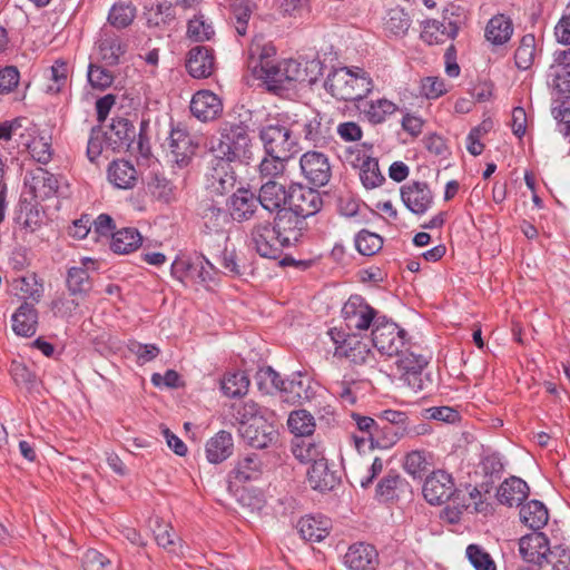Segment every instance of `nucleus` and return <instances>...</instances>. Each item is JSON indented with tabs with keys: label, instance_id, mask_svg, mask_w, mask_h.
I'll use <instances>...</instances> for the list:
<instances>
[{
	"label": "nucleus",
	"instance_id": "nucleus-1",
	"mask_svg": "<svg viewBox=\"0 0 570 570\" xmlns=\"http://www.w3.org/2000/svg\"><path fill=\"white\" fill-rule=\"evenodd\" d=\"M212 149L217 158L229 163L234 160L248 163L253 156L248 126L242 121L225 124L217 145Z\"/></svg>",
	"mask_w": 570,
	"mask_h": 570
},
{
	"label": "nucleus",
	"instance_id": "nucleus-2",
	"mask_svg": "<svg viewBox=\"0 0 570 570\" xmlns=\"http://www.w3.org/2000/svg\"><path fill=\"white\" fill-rule=\"evenodd\" d=\"M325 88L336 99L355 101L363 99L372 90L373 83L365 71L353 72L348 68H340L328 75Z\"/></svg>",
	"mask_w": 570,
	"mask_h": 570
},
{
	"label": "nucleus",
	"instance_id": "nucleus-3",
	"mask_svg": "<svg viewBox=\"0 0 570 570\" xmlns=\"http://www.w3.org/2000/svg\"><path fill=\"white\" fill-rule=\"evenodd\" d=\"M248 67L257 77L264 78L273 88L286 89L296 81L305 80L301 63L294 59L283 60L271 66L268 61L264 62L262 58L258 60L252 55Z\"/></svg>",
	"mask_w": 570,
	"mask_h": 570
},
{
	"label": "nucleus",
	"instance_id": "nucleus-4",
	"mask_svg": "<svg viewBox=\"0 0 570 570\" xmlns=\"http://www.w3.org/2000/svg\"><path fill=\"white\" fill-rule=\"evenodd\" d=\"M259 138L266 155H278V159H291L297 153L293 131L282 125H268L261 129Z\"/></svg>",
	"mask_w": 570,
	"mask_h": 570
},
{
	"label": "nucleus",
	"instance_id": "nucleus-5",
	"mask_svg": "<svg viewBox=\"0 0 570 570\" xmlns=\"http://www.w3.org/2000/svg\"><path fill=\"white\" fill-rule=\"evenodd\" d=\"M405 331L395 323L382 316L375 320V327L372 328V342L381 354L393 356L399 354L405 345Z\"/></svg>",
	"mask_w": 570,
	"mask_h": 570
},
{
	"label": "nucleus",
	"instance_id": "nucleus-6",
	"mask_svg": "<svg viewBox=\"0 0 570 570\" xmlns=\"http://www.w3.org/2000/svg\"><path fill=\"white\" fill-rule=\"evenodd\" d=\"M287 209L305 218L318 213L323 206L320 193L301 184L288 187Z\"/></svg>",
	"mask_w": 570,
	"mask_h": 570
},
{
	"label": "nucleus",
	"instance_id": "nucleus-7",
	"mask_svg": "<svg viewBox=\"0 0 570 570\" xmlns=\"http://www.w3.org/2000/svg\"><path fill=\"white\" fill-rule=\"evenodd\" d=\"M274 229L283 246L295 245L307 227L306 218L294 212L283 208L274 218Z\"/></svg>",
	"mask_w": 570,
	"mask_h": 570
},
{
	"label": "nucleus",
	"instance_id": "nucleus-8",
	"mask_svg": "<svg viewBox=\"0 0 570 570\" xmlns=\"http://www.w3.org/2000/svg\"><path fill=\"white\" fill-rule=\"evenodd\" d=\"M235 183L236 176L230 163L215 156L205 174L206 189L210 194L222 196L230 191L234 188Z\"/></svg>",
	"mask_w": 570,
	"mask_h": 570
},
{
	"label": "nucleus",
	"instance_id": "nucleus-9",
	"mask_svg": "<svg viewBox=\"0 0 570 570\" xmlns=\"http://www.w3.org/2000/svg\"><path fill=\"white\" fill-rule=\"evenodd\" d=\"M396 356V366L402 372L409 385L416 390H423V382L420 377L423 368L429 364V357L417 352V347L401 348Z\"/></svg>",
	"mask_w": 570,
	"mask_h": 570
},
{
	"label": "nucleus",
	"instance_id": "nucleus-10",
	"mask_svg": "<svg viewBox=\"0 0 570 570\" xmlns=\"http://www.w3.org/2000/svg\"><path fill=\"white\" fill-rule=\"evenodd\" d=\"M250 245L256 253L269 259H277L282 255L281 244L274 227L268 222L257 223L253 226L249 234Z\"/></svg>",
	"mask_w": 570,
	"mask_h": 570
},
{
	"label": "nucleus",
	"instance_id": "nucleus-11",
	"mask_svg": "<svg viewBox=\"0 0 570 570\" xmlns=\"http://www.w3.org/2000/svg\"><path fill=\"white\" fill-rule=\"evenodd\" d=\"M136 128L128 119L116 118L112 119L109 129L105 132V140L112 150H132L136 144L138 150L142 153L141 136L136 142Z\"/></svg>",
	"mask_w": 570,
	"mask_h": 570
},
{
	"label": "nucleus",
	"instance_id": "nucleus-12",
	"mask_svg": "<svg viewBox=\"0 0 570 570\" xmlns=\"http://www.w3.org/2000/svg\"><path fill=\"white\" fill-rule=\"evenodd\" d=\"M342 314L347 326L356 330L375 327L377 315L376 309L366 304L361 296H351L342 308Z\"/></svg>",
	"mask_w": 570,
	"mask_h": 570
},
{
	"label": "nucleus",
	"instance_id": "nucleus-13",
	"mask_svg": "<svg viewBox=\"0 0 570 570\" xmlns=\"http://www.w3.org/2000/svg\"><path fill=\"white\" fill-rule=\"evenodd\" d=\"M274 417H261L256 423H249L243 429H239L240 435L244 441L255 449H265L277 440V430L274 424Z\"/></svg>",
	"mask_w": 570,
	"mask_h": 570
},
{
	"label": "nucleus",
	"instance_id": "nucleus-14",
	"mask_svg": "<svg viewBox=\"0 0 570 570\" xmlns=\"http://www.w3.org/2000/svg\"><path fill=\"white\" fill-rule=\"evenodd\" d=\"M423 495L430 504H442L455 495L452 476L442 471H434L425 479Z\"/></svg>",
	"mask_w": 570,
	"mask_h": 570
},
{
	"label": "nucleus",
	"instance_id": "nucleus-15",
	"mask_svg": "<svg viewBox=\"0 0 570 570\" xmlns=\"http://www.w3.org/2000/svg\"><path fill=\"white\" fill-rule=\"evenodd\" d=\"M405 207L415 215H424L433 205V193L424 181H411L401 187Z\"/></svg>",
	"mask_w": 570,
	"mask_h": 570
},
{
	"label": "nucleus",
	"instance_id": "nucleus-16",
	"mask_svg": "<svg viewBox=\"0 0 570 570\" xmlns=\"http://www.w3.org/2000/svg\"><path fill=\"white\" fill-rule=\"evenodd\" d=\"M304 177L315 186H324L331 178V166L325 155L318 151H307L299 160Z\"/></svg>",
	"mask_w": 570,
	"mask_h": 570
},
{
	"label": "nucleus",
	"instance_id": "nucleus-17",
	"mask_svg": "<svg viewBox=\"0 0 570 570\" xmlns=\"http://www.w3.org/2000/svg\"><path fill=\"white\" fill-rule=\"evenodd\" d=\"M344 564L350 570H376L379 566V553L374 546L357 542L347 549L344 556Z\"/></svg>",
	"mask_w": 570,
	"mask_h": 570
},
{
	"label": "nucleus",
	"instance_id": "nucleus-18",
	"mask_svg": "<svg viewBox=\"0 0 570 570\" xmlns=\"http://www.w3.org/2000/svg\"><path fill=\"white\" fill-rule=\"evenodd\" d=\"M551 548L549 547V540L542 532H533L523 535L519 541V552L521 557L531 563H535L541 569L547 554H549Z\"/></svg>",
	"mask_w": 570,
	"mask_h": 570
},
{
	"label": "nucleus",
	"instance_id": "nucleus-19",
	"mask_svg": "<svg viewBox=\"0 0 570 570\" xmlns=\"http://www.w3.org/2000/svg\"><path fill=\"white\" fill-rule=\"evenodd\" d=\"M190 111L200 121L216 119L223 111L220 98L209 90L197 91L190 101Z\"/></svg>",
	"mask_w": 570,
	"mask_h": 570
},
{
	"label": "nucleus",
	"instance_id": "nucleus-20",
	"mask_svg": "<svg viewBox=\"0 0 570 570\" xmlns=\"http://www.w3.org/2000/svg\"><path fill=\"white\" fill-rule=\"evenodd\" d=\"M548 83L560 92H570V49L556 51L548 71Z\"/></svg>",
	"mask_w": 570,
	"mask_h": 570
},
{
	"label": "nucleus",
	"instance_id": "nucleus-21",
	"mask_svg": "<svg viewBox=\"0 0 570 570\" xmlns=\"http://www.w3.org/2000/svg\"><path fill=\"white\" fill-rule=\"evenodd\" d=\"M377 419L381 425L385 424L387 426V430L382 432V446H391L404 436V429L409 419L405 412L385 410L377 414Z\"/></svg>",
	"mask_w": 570,
	"mask_h": 570
},
{
	"label": "nucleus",
	"instance_id": "nucleus-22",
	"mask_svg": "<svg viewBox=\"0 0 570 570\" xmlns=\"http://www.w3.org/2000/svg\"><path fill=\"white\" fill-rule=\"evenodd\" d=\"M230 216L236 222H245L254 217L259 205L257 196L248 189L240 188L228 202Z\"/></svg>",
	"mask_w": 570,
	"mask_h": 570
},
{
	"label": "nucleus",
	"instance_id": "nucleus-23",
	"mask_svg": "<svg viewBox=\"0 0 570 570\" xmlns=\"http://www.w3.org/2000/svg\"><path fill=\"white\" fill-rule=\"evenodd\" d=\"M99 59L107 66H116L120 57L125 55L127 46L121 38L109 29H101L100 38L97 41Z\"/></svg>",
	"mask_w": 570,
	"mask_h": 570
},
{
	"label": "nucleus",
	"instance_id": "nucleus-24",
	"mask_svg": "<svg viewBox=\"0 0 570 570\" xmlns=\"http://www.w3.org/2000/svg\"><path fill=\"white\" fill-rule=\"evenodd\" d=\"M24 184L29 186L33 196L40 199L50 198L58 189L56 176L42 167L30 170L24 178Z\"/></svg>",
	"mask_w": 570,
	"mask_h": 570
},
{
	"label": "nucleus",
	"instance_id": "nucleus-25",
	"mask_svg": "<svg viewBox=\"0 0 570 570\" xmlns=\"http://www.w3.org/2000/svg\"><path fill=\"white\" fill-rule=\"evenodd\" d=\"M307 480L309 485L317 491L326 492L333 490L340 483L337 471L332 470L325 458L312 463L307 471Z\"/></svg>",
	"mask_w": 570,
	"mask_h": 570
},
{
	"label": "nucleus",
	"instance_id": "nucleus-26",
	"mask_svg": "<svg viewBox=\"0 0 570 570\" xmlns=\"http://www.w3.org/2000/svg\"><path fill=\"white\" fill-rule=\"evenodd\" d=\"M288 189L276 179H268L258 191V202L262 208L273 213L286 208Z\"/></svg>",
	"mask_w": 570,
	"mask_h": 570
},
{
	"label": "nucleus",
	"instance_id": "nucleus-27",
	"mask_svg": "<svg viewBox=\"0 0 570 570\" xmlns=\"http://www.w3.org/2000/svg\"><path fill=\"white\" fill-rule=\"evenodd\" d=\"M169 149L173 160L179 167H184L195 154L196 146L185 129L175 128L169 136Z\"/></svg>",
	"mask_w": 570,
	"mask_h": 570
},
{
	"label": "nucleus",
	"instance_id": "nucleus-28",
	"mask_svg": "<svg viewBox=\"0 0 570 570\" xmlns=\"http://www.w3.org/2000/svg\"><path fill=\"white\" fill-rule=\"evenodd\" d=\"M28 137L30 139L26 140L23 145L31 157L39 164H48L52 158L51 136L47 131L31 127L28 129Z\"/></svg>",
	"mask_w": 570,
	"mask_h": 570
},
{
	"label": "nucleus",
	"instance_id": "nucleus-29",
	"mask_svg": "<svg viewBox=\"0 0 570 570\" xmlns=\"http://www.w3.org/2000/svg\"><path fill=\"white\" fill-rule=\"evenodd\" d=\"M297 529L304 540L320 542L332 529V521L324 515H305L297 522Z\"/></svg>",
	"mask_w": 570,
	"mask_h": 570
},
{
	"label": "nucleus",
	"instance_id": "nucleus-30",
	"mask_svg": "<svg viewBox=\"0 0 570 570\" xmlns=\"http://www.w3.org/2000/svg\"><path fill=\"white\" fill-rule=\"evenodd\" d=\"M458 31L459 27L452 20H428L424 23L421 38L429 45L443 43L449 39H454Z\"/></svg>",
	"mask_w": 570,
	"mask_h": 570
},
{
	"label": "nucleus",
	"instance_id": "nucleus-31",
	"mask_svg": "<svg viewBox=\"0 0 570 570\" xmlns=\"http://www.w3.org/2000/svg\"><path fill=\"white\" fill-rule=\"evenodd\" d=\"M186 68L194 78H207L214 70L213 51L206 47H195L188 53Z\"/></svg>",
	"mask_w": 570,
	"mask_h": 570
},
{
	"label": "nucleus",
	"instance_id": "nucleus-32",
	"mask_svg": "<svg viewBox=\"0 0 570 570\" xmlns=\"http://www.w3.org/2000/svg\"><path fill=\"white\" fill-rule=\"evenodd\" d=\"M529 495L527 482L517 476H511L499 487L497 497L500 503L513 507L520 505Z\"/></svg>",
	"mask_w": 570,
	"mask_h": 570
},
{
	"label": "nucleus",
	"instance_id": "nucleus-33",
	"mask_svg": "<svg viewBox=\"0 0 570 570\" xmlns=\"http://www.w3.org/2000/svg\"><path fill=\"white\" fill-rule=\"evenodd\" d=\"M13 332L23 337L35 335L38 324V313L33 304L24 302L11 317Z\"/></svg>",
	"mask_w": 570,
	"mask_h": 570
},
{
	"label": "nucleus",
	"instance_id": "nucleus-34",
	"mask_svg": "<svg viewBox=\"0 0 570 570\" xmlns=\"http://www.w3.org/2000/svg\"><path fill=\"white\" fill-rule=\"evenodd\" d=\"M107 171L109 181L120 189H130L138 180V173L128 160H114Z\"/></svg>",
	"mask_w": 570,
	"mask_h": 570
},
{
	"label": "nucleus",
	"instance_id": "nucleus-35",
	"mask_svg": "<svg viewBox=\"0 0 570 570\" xmlns=\"http://www.w3.org/2000/svg\"><path fill=\"white\" fill-rule=\"evenodd\" d=\"M233 446L232 434L219 431L207 441L205 446L206 458L210 463H220L232 455Z\"/></svg>",
	"mask_w": 570,
	"mask_h": 570
},
{
	"label": "nucleus",
	"instance_id": "nucleus-36",
	"mask_svg": "<svg viewBox=\"0 0 570 570\" xmlns=\"http://www.w3.org/2000/svg\"><path fill=\"white\" fill-rule=\"evenodd\" d=\"M275 413L266 407H261L254 401H246L233 406V417L239 423V429L249 423H256L261 417H274Z\"/></svg>",
	"mask_w": 570,
	"mask_h": 570
},
{
	"label": "nucleus",
	"instance_id": "nucleus-37",
	"mask_svg": "<svg viewBox=\"0 0 570 570\" xmlns=\"http://www.w3.org/2000/svg\"><path fill=\"white\" fill-rule=\"evenodd\" d=\"M520 520L530 529H542L549 520L547 507L539 500H531L520 509Z\"/></svg>",
	"mask_w": 570,
	"mask_h": 570
},
{
	"label": "nucleus",
	"instance_id": "nucleus-38",
	"mask_svg": "<svg viewBox=\"0 0 570 570\" xmlns=\"http://www.w3.org/2000/svg\"><path fill=\"white\" fill-rule=\"evenodd\" d=\"M320 115L306 119L303 124V136L314 147H323L327 144L331 135L330 127L322 121Z\"/></svg>",
	"mask_w": 570,
	"mask_h": 570
},
{
	"label": "nucleus",
	"instance_id": "nucleus-39",
	"mask_svg": "<svg viewBox=\"0 0 570 570\" xmlns=\"http://www.w3.org/2000/svg\"><path fill=\"white\" fill-rule=\"evenodd\" d=\"M513 32L511 20L504 14L490 19L485 28V37L493 45H503L510 40Z\"/></svg>",
	"mask_w": 570,
	"mask_h": 570
},
{
	"label": "nucleus",
	"instance_id": "nucleus-40",
	"mask_svg": "<svg viewBox=\"0 0 570 570\" xmlns=\"http://www.w3.org/2000/svg\"><path fill=\"white\" fill-rule=\"evenodd\" d=\"M217 268L205 256H199L193 262L189 281L209 288L217 283Z\"/></svg>",
	"mask_w": 570,
	"mask_h": 570
},
{
	"label": "nucleus",
	"instance_id": "nucleus-41",
	"mask_svg": "<svg viewBox=\"0 0 570 570\" xmlns=\"http://www.w3.org/2000/svg\"><path fill=\"white\" fill-rule=\"evenodd\" d=\"M141 244V236L134 228H124L112 234L110 248L117 254H129Z\"/></svg>",
	"mask_w": 570,
	"mask_h": 570
},
{
	"label": "nucleus",
	"instance_id": "nucleus-42",
	"mask_svg": "<svg viewBox=\"0 0 570 570\" xmlns=\"http://www.w3.org/2000/svg\"><path fill=\"white\" fill-rule=\"evenodd\" d=\"M358 385L357 381L345 375L340 380L331 382L328 390L344 405H353L357 399Z\"/></svg>",
	"mask_w": 570,
	"mask_h": 570
},
{
	"label": "nucleus",
	"instance_id": "nucleus-43",
	"mask_svg": "<svg viewBox=\"0 0 570 570\" xmlns=\"http://www.w3.org/2000/svg\"><path fill=\"white\" fill-rule=\"evenodd\" d=\"M136 17V8L130 1H118L109 10L108 22L122 29L130 26Z\"/></svg>",
	"mask_w": 570,
	"mask_h": 570
},
{
	"label": "nucleus",
	"instance_id": "nucleus-44",
	"mask_svg": "<svg viewBox=\"0 0 570 570\" xmlns=\"http://www.w3.org/2000/svg\"><path fill=\"white\" fill-rule=\"evenodd\" d=\"M334 355L345 357L355 364H362L370 356V350L360 341L344 340L342 344L336 346Z\"/></svg>",
	"mask_w": 570,
	"mask_h": 570
},
{
	"label": "nucleus",
	"instance_id": "nucleus-45",
	"mask_svg": "<svg viewBox=\"0 0 570 570\" xmlns=\"http://www.w3.org/2000/svg\"><path fill=\"white\" fill-rule=\"evenodd\" d=\"M287 425L297 436H308L315 430L314 416L306 410L293 411L288 416Z\"/></svg>",
	"mask_w": 570,
	"mask_h": 570
},
{
	"label": "nucleus",
	"instance_id": "nucleus-46",
	"mask_svg": "<svg viewBox=\"0 0 570 570\" xmlns=\"http://www.w3.org/2000/svg\"><path fill=\"white\" fill-rule=\"evenodd\" d=\"M430 459L431 455L425 451H412L405 458L404 469L414 479H422L430 470Z\"/></svg>",
	"mask_w": 570,
	"mask_h": 570
},
{
	"label": "nucleus",
	"instance_id": "nucleus-47",
	"mask_svg": "<svg viewBox=\"0 0 570 570\" xmlns=\"http://www.w3.org/2000/svg\"><path fill=\"white\" fill-rule=\"evenodd\" d=\"M248 386L249 380L243 372L227 373L220 382L223 393L229 397L246 394Z\"/></svg>",
	"mask_w": 570,
	"mask_h": 570
},
{
	"label": "nucleus",
	"instance_id": "nucleus-48",
	"mask_svg": "<svg viewBox=\"0 0 570 570\" xmlns=\"http://www.w3.org/2000/svg\"><path fill=\"white\" fill-rule=\"evenodd\" d=\"M535 40L532 35L522 37L514 53L515 66L521 70H528L534 61Z\"/></svg>",
	"mask_w": 570,
	"mask_h": 570
},
{
	"label": "nucleus",
	"instance_id": "nucleus-49",
	"mask_svg": "<svg viewBox=\"0 0 570 570\" xmlns=\"http://www.w3.org/2000/svg\"><path fill=\"white\" fill-rule=\"evenodd\" d=\"M360 178L366 188H375L384 181V176L379 168V161L372 157H365L360 165Z\"/></svg>",
	"mask_w": 570,
	"mask_h": 570
},
{
	"label": "nucleus",
	"instance_id": "nucleus-50",
	"mask_svg": "<svg viewBox=\"0 0 570 570\" xmlns=\"http://www.w3.org/2000/svg\"><path fill=\"white\" fill-rule=\"evenodd\" d=\"M67 287L71 295H85L91 288L87 271L82 267H71L67 275Z\"/></svg>",
	"mask_w": 570,
	"mask_h": 570
},
{
	"label": "nucleus",
	"instance_id": "nucleus-51",
	"mask_svg": "<svg viewBox=\"0 0 570 570\" xmlns=\"http://www.w3.org/2000/svg\"><path fill=\"white\" fill-rule=\"evenodd\" d=\"M261 471L262 463L258 458L256 455H248L237 463L233 473L237 481L247 482L257 479Z\"/></svg>",
	"mask_w": 570,
	"mask_h": 570
},
{
	"label": "nucleus",
	"instance_id": "nucleus-52",
	"mask_svg": "<svg viewBox=\"0 0 570 570\" xmlns=\"http://www.w3.org/2000/svg\"><path fill=\"white\" fill-rule=\"evenodd\" d=\"M411 26V19L409 14L401 8H392L389 10L385 28L387 31L395 36H403L406 33Z\"/></svg>",
	"mask_w": 570,
	"mask_h": 570
},
{
	"label": "nucleus",
	"instance_id": "nucleus-53",
	"mask_svg": "<svg viewBox=\"0 0 570 570\" xmlns=\"http://www.w3.org/2000/svg\"><path fill=\"white\" fill-rule=\"evenodd\" d=\"M383 245V239L380 235L366 229H362L355 237V246L358 253L365 256L376 254Z\"/></svg>",
	"mask_w": 570,
	"mask_h": 570
},
{
	"label": "nucleus",
	"instance_id": "nucleus-54",
	"mask_svg": "<svg viewBox=\"0 0 570 570\" xmlns=\"http://www.w3.org/2000/svg\"><path fill=\"white\" fill-rule=\"evenodd\" d=\"M396 109V106L392 101L387 99H377L375 101H370L367 107L364 109V112L371 122L381 124L389 115L394 114Z\"/></svg>",
	"mask_w": 570,
	"mask_h": 570
},
{
	"label": "nucleus",
	"instance_id": "nucleus-55",
	"mask_svg": "<svg viewBox=\"0 0 570 570\" xmlns=\"http://www.w3.org/2000/svg\"><path fill=\"white\" fill-rule=\"evenodd\" d=\"M540 570H570V550L561 546L551 548Z\"/></svg>",
	"mask_w": 570,
	"mask_h": 570
},
{
	"label": "nucleus",
	"instance_id": "nucleus-56",
	"mask_svg": "<svg viewBox=\"0 0 570 570\" xmlns=\"http://www.w3.org/2000/svg\"><path fill=\"white\" fill-rule=\"evenodd\" d=\"M83 570H118V566L101 552L89 549L82 557Z\"/></svg>",
	"mask_w": 570,
	"mask_h": 570
},
{
	"label": "nucleus",
	"instance_id": "nucleus-57",
	"mask_svg": "<svg viewBox=\"0 0 570 570\" xmlns=\"http://www.w3.org/2000/svg\"><path fill=\"white\" fill-rule=\"evenodd\" d=\"M465 553L475 570H497L493 559L482 547L470 544Z\"/></svg>",
	"mask_w": 570,
	"mask_h": 570
},
{
	"label": "nucleus",
	"instance_id": "nucleus-58",
	"mask_svg": "<svg viewBox=\"0 0 570 570\" xmlns=\"http://www.w3.org/2000/svg\"><path fill=\"white\" fill-rule=\"evenodd\" d=\"M10 373L18 386L28 391H31L36 386V374L22 362L13 361L10 366Z\"/></svg>",
	"mask_w": 570,
	"mask_h": 570
},
{
	"label": "nucleus",
	"instance_id": "nucleus-59",
	"mask_svg": "<svg viewBox=\"0 0 570 570\" xmlns=\"http://www.w3.org/2000/svg\"><path fill=\"white\" fill-rule=\"evenodd\" d=\"M232 16L230 20L235 24L236 32L239 36H245L247 31V23L250 18L252 9L248 1H238L230 4Z\"/></svg>",
	"mask_w": 570,
	"mask_h": 570
},
{
	"label": "nucleus",
	"instance_id": "nucleus-60",
	"mask_svg": "<svg viewBox=\"0 0 570 570\" xmlns=\"http://www.w3.org/2000/svg\"><path fill=\"white\" fill-rule=\"evenodd\" d=\"M87 76L91 87L99 90H104L110 87L115 79L111 71L92 62L88 66Z\"/></svg>",
	"mask_w": 570,
	"mask_h": 570
},
{
	"label": "nucleus",
	"instance_id": "nucleus-61",
	"mask_svg": "<svg viewBox=\"0 0 570 570\" xmlns=\"http://www.w3.org/2000/svg\"><path fill=\"white\" fill-rule=\"evenodd\" d=\"M288 159H278V155H267L259 163L258 169L262 177L276 179L285 170V163Z\"/></svg>",
	"mask_w": 570,
	"mask_h": 570
},
{
	"label": "nucleus",
	"instance_id": "nucleus-62",
	"mask_svg": "<svg viewBox=\"0 0 570 570\" xmlns=\"http://www.w3.org/2000/svg\"><path fill=\"white\" fill-rule=\"evenodd\" d=\"M154 533L159 547L170 552H176L178 537L169 524L157 521Z\"/></svg>",
	"mask_w": 570,
	"mask_h": 570
},
{
	"label": "nucleus",
	"instance_id": "nucleus-63",
	"mask_svg": "<svg viewBox=\"0 0 570 570\" xmlns=\"http://www.w3.org/2000/svg\"><path fill=\"white\" fill-rule=\"evenodd\" d=\"M13 286L23 297L31 298L36 302H38L41 296V288L35 275L22 276L14 279Z\"/></svg>",
	"mask_w": 570,
	"mask_h": 570
},
{
	"label": "nucleus",
	"instance_id": "nucleus-64",
	"mask_svg": "<svg viewBox=\"0 0 570 570\" xmlns=\"http://www.w3.org/2000/svg\"><path fill=\"white\" fill-rule=\"evenodd\" d=\"M293 453L295 458L302 462L314 463L323 458L321 446L313 443L311 440H302L293 450Z\"/></svg>",
	"mask_w": 570,
	"mask_h": 570
}]
</instances>
